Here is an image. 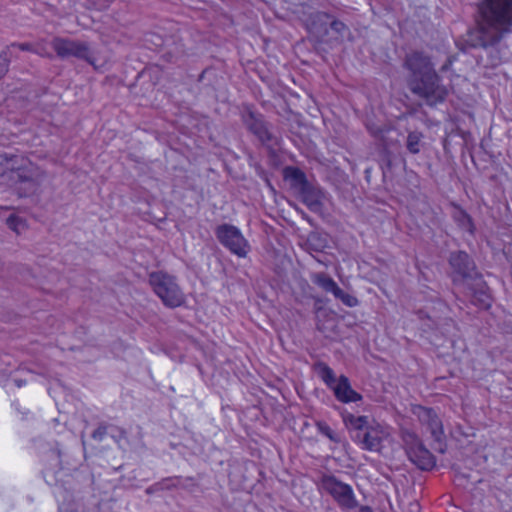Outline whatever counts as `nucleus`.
Listing matches in <instances>:
<instances>
[{"label":"nucleus","instance_id":"obj_1","mask_svg":"<svg viewBox=\"0 0 512 512\" xmlns=\"http://www.w3.org/2000/svg\"><path fill=\"white\" fill-rule=\"evenodd\" d=\"M512 30V0H481L477 4L476 28L468 31L464 48H483L490 65L497 66L502 57L495 46Z\"/></svg>","mask_w":512,"mask_h":512},{"label":"nucleus","instance_id":"obj_2","mask_svg":"<svg viewBox=\"0 0 512 512\" xmlns=\"http://www.w3.org/2000/svg\"><path fill=\"white\" fill-rule=\"evenodd\" d=\"M343 422L347 427L353 442L363 450L379 452L382 448V431L369 424L367 416L343 414Z\"/></svg>","mask_w":512,"mask_h":512},{"label":"nucleus","instance_id":"obj_3","mask_svg":"<svg viewBox=\"0 0 512 512\" xmlns=\"http://www.w3.org/2000/svg\"><path fill=\"white\" fill-rule=\"evenodd\" d=\"M407 85L414 95L423 98L429 106L444 102L449 94L447 87L441 83V77L437 72L417 78H407Z\"/></svg>","mask_w":512,"mask_h":512},{"label":"nucleus","instance_id":"obj_4","mask_svg":"<svg viewBox=\"0 0 512 512\" xmlns=\"http://www.w3.org/2000/svg\"><path fill=\"white\" fill-rule=\"evenodd\" d=\"M242 121L246 129L253 134L270 154H275L280 145V137L272 131V124L265 120L263 114L246 107L242 113Z\"/></svg>","mask_w":512,"mask_h":512},{"label":"nucleus","instance_id":"obj_5","mask_svg":"<svg viewBox=\"0 0 512 512\" xmlns=\"http://www.w3.org/2000/svg\"><path fill=\"white\" fill-rule=\"evenodd\" d=\"M149 284L165 306L176 308L184 304L185 295L174 276L163 271L151 272Z\"/></svg>","mask_w":512,"mask_h":512},{"label":"nucleus","instance_id":"obj_6","mask_svg":"<svg viewBox=\"0 0 512 512\" xmlns=\"http://www.w3.org/2000/svg\"><path fill=\"white\" fill-rule=\"evenodd\" d=\"M401 440L408 459L417 468L423 471H430L435 467V456L426 448L423 441L415 432L402 429Z\"/></svg>","mask_w":512,"mask_h":512},{"label":"nucleus","instance_id":"obj_7","mask_svg":"<svg viewBox=\"0 0 512 512\" xmlns=\"http://www.w3.org/2000/svg\"><path fill=\"white\" fill-rule=\"evenodd\" d=\"M320 486L342 510H352L359 506L352 487L334 475L324 474L320 479Z\"/></svg>","mask_w":512,"mask_h":512},{"label":"nucleus","instance_id":"obj_8","mask_svg":"<svg viewBox=\"0 0 512 512\" xmlns=\"http://www.w3.org/2000/svg\"><path fill=\"white\" fill-rule=\"evenodd\" d=\"M51 45L57 56L62 59L75 57L77 59L84 60L89 64H94L90 45L85 41L55 37L53 38Z\"/></svg>","mask_w":512,"mask_h":512},{"label":"nucleus","instance_id":"obj_9","mask_svg":"<svg viewBox=\"0 0 512 512\" xmlns=\"http://www.w3.org/2000/svg\"><path fill=\"white\" fill-rule=\"evenodd\" d=\"M25 163L21 171L14 175V179H10L12 184L17 186L20 196L35 193L45 177L44 171L39 166L31 161Z\"/></svg>","mask_w":512,"mask_h":512},{"label":"nucleus","instance_id":"obj_10","mask_svg":"<svg viewBox=\"0 0 512 512\" xmlns=\"http://www.w3.org/2000/svg\"><path fill=\"white\" fill-rule=\"evenodd\" d=\"M218 241L231 253L245 257L248 252V243L241 231L234 225L221 224L215 229Z\"/></svg>","mask_w":512,"mask_h":512},{"label":"nucleus","instance_id":"obj_11","mask_svg":"<svg viewBox=\"0 0 512 512\" xmlns=\"http://www.w3.org/2000/svg\"><path fill=\"white\" fill-rule=\"evenodd\" d=\"M448 262L452 269L454 283L473 280L480 275L476 270L475 262L465 251L451 252Z\"/></svg>","mask_w":512,"mask_h":512},{"label":"nucleus","instance_id":"obj_12","mask_svg":"<svg viewBox=\"0 0 512 512\" xmlns=\"http://www.w3.org/2000/svg\"><path fill=\"white\" fill-rule=\"evenodd\" d=\"M311 281L323 291L332 293L336 299L340 300L347 307H355L358 305L357 298L342 290L328 274L324 272L313 273L311 275Z\"/></svg>","mask_w":512,"mask_h":512},{"label":"nucleus","instance_id":"obj_13","mask_svg":"<svg viewBox=\"0 0 512 512\" xmlns=\"http://www.w3.org/2000/svg\"><path fill=\"white\" fill-rule=\"evenodd\" d=\"M403 66L409 72L407 78H417L436 72L431 58L422 51H412L407 54Z\"/></svg>","mask_w":512,"mask_h":512},{"label":"nucleus","instance_id":"obj_14","mask_svg":"<svg viewBox=\"0 0 512 512\" xmlns=\"http://www.w3.org/2000/svg\"><path fill=\"white\" fill-rule=\"evenodd\" d=\"M413 414L417 416L418 420L422 425H425L429 430L432 438L442 444L444 437V431L442 421L438 417L437 413L432 408L424 406H415L413 408Z\"/></svg>","mask_w":512,"mask_h":512},{"label":"nucleus","instance_id":"obj_15","mask_svg":"<svg viewBox=\"0 0 512 512\" xmlns=\"http://www.w3.org/2000/svg\"><path fill=\"white\" fill-rule=\"evenodd\" d=\"M298 193L310 211L318 213L322 210L324 191L319 186L309 182Z\"/></svg>","mask_w":512,"mask_h":512},{"label":"nucleus","instance_id":"obj_16","mask_svg":"<svg viewBox=\"0 0 512 512\" xmlns=\"http://www.w3.org/2000/svg\"><path fill=\"white\" fill-rule=\"evenodd\" d=\"M336 399L342 403L357 402L362 400V395L352 389L348 377L341 375L336 385L332 388Z\"/></svg>","mask_w":512,"mask_h":512},{"label":"nucleus","instance_id":"obj_17","mask_svg":"<svg viewBox=\"0 0 512 512\" xmlns=\"http://www.w3.org/2000/svg\"><path fill=\"white\" fill-rule=\"evenodd\" d=\"M32 52L39 55H42V53L35 48V46L32 43L24 42V43H11L7 45L1 52H0V60L4 63H6L7 66H10V63L13 60H18L20 58L19 52Z\"/></svg>","mask_w":512,"mask_h":512},{"label":"nucleus","instance_id":"obj_18","mask_svg":"<svg viewBox=\"0 0 512 512\" xmlns=\"http://www.w3.org/2000/svg\"><path fill=\"white\" fill-rule=\"evenodd\" d=\"M475 284L470 288L472 295V302L480 308L487 309L491 305V297L489 288L483 281L481 275L473 279Z\"/></svg>","mask_w":512,"mask_h":512},{"label":"nucleus","instance_id":"obj_19","mask_svg":"<svg viewBox=\"0 0 512 512\" xmlns=\"http://www.w3.org/2000/svg\"><path fill=\"white\" fill-rule=\"evenodd\" d=\"M4 160V165L7 170V176L9 179H14V175L21 171L22 167L26 165L25 162H30L29 159L15 154L5 153L1 155Z\"/></svg>","mask_w":512,"mask_h":512},{"label":"nucleus","instance_id":"obj_20","mask_svg":"<svg viewBox=\"0 0 512 512\" xmlns=\"http://www.w3.org/2000/svg\"><path fill=\"white\" fill-rule=\"evenodd\" d=\"M314 19L321 24L329 23L331 30L335 32L339 37H344L345 34L349 33V28L345 23L336 19H332L331 15L326 12L315 13Z\"/></svg>","mask_w":512,"mask_h":512},{"label":"nucleus","instance_id":"obj_21","mask_svg":"<svg viewBox=\"0 0 512 512\" xmlns=\"http://www.w3.org/2000/svg\"><path fill=\"white\" fill-rule=\"evenodd\" d=\"M284 177L290 181L291 187L298 192L309 183L305 173L297 167H286L284 169Z\"/></svg>","mask_w":512,"mask_h":512},{"label":"nucleus","instance_id":"obj_22","mask_svg":"<svg viewBox=\"0 0 512 512\" xmlns=\"http://www.w3.org/2000/svg\"><path fill=\"white\" fill-rule=\"evenodd\" d=\"M423 138L424 135L422 132L417 130L409 131L405 143L408 152L414 155L418 154L424 145Z\"/></svg>","mask_w":512,"mask_h":512},{"label":"nucleus","instance_id":"obj_23","mask_svg":"<svg viewBox=\"0 0 512 512\" xmlns=\"http://www.w3.org/2000/svg\"><path fill=\"white\" fill-rule=\"evenodd\" d=\"M314 367L323 382L332 389L338 381L334 371L324 362H317Z\"/></svg>","mask_w":512,"mask_h":512},{"label":"nucleus","instance_id":"obj_24","mask_svg":"<svg viewBox=\"0 0 512 512\" xmlns=\"http://www.w3.org/2000/svg\"><path fill=\"white\" fill-rule=\"evenodd\" d=\"M454 219L463 230L473 234L474 224L472 218L464 210L459 209L458 211H456L454 214Z\"/></svg>","mask_w":512,"mask_h":512},{"label":"nucleus","instance_id":"obj_25","mask_svg":"<svg viewBox=\"0 0 512 512\" xmlns=\"http://www.w3.org/2000/svg\"><path fill=\"white\" fill-rule=\"evenodd\" d=\"M316 427H317V430L319 431V433H321L322 435L329 438L332 442H334V443L341 442V437L339 436V434L334 432L326 422L317 421Z\"/></svg>","mask_w":512,"mask_h":512},{"label":"nucleus","instance_id":"obj_26","mask_svg":"<svg viewBox=\"0 0 512 512\" xmlns=\"http://www.w3.org/2000/svg\"><path fill=\"white\" fill-rule=\"evenodd\" d=\"M182 480L181 476H174L164 478L160 481L162 490H170L180 488V481Z\"/></svg>","mask_w":512,"mask_h":512},{"label":"nucleus","instance_id":"obj_27","mask_svg":"<svg viewBox=\"0 0 512 512\" xmlns=\"http://www.w3.org/2000/svg\"><path fill=\"white\" fill-rule=\"evenodd\" d=\"M112 425L100 424L92 433V438L97 441H102L106 435H109Z\"/></svg>","mask_w":512,"mask_h":512},{"label":"nucleus","instance_id":"obj_28","mask_svg":"<svg viewBox=\"0 0 512 512\" xmlns=\"http://www.w3.org/2000/svg\"><path fill=\"white\" fill-rule=\"evenodd\" d=\"M6 224L11 230L17 233H19L20 226H24L23 220L15 215H10L6 220Z\"/></svg>","mask_w":512,"mask_h":512},{"label":"nucleus","instance_id":"obj_29","mask_svg":"<svg viewBox=\"0 0 512 512\" xmlns=\"http://www.w3.org/2000/svg\"><path fill=\"white\" fill-rule=\"evenodd\" d=\"M109 435L116 441L119 442L121 439L126 438V432L122 428H118L112 425L111 430H109Z\"/></svg>","mask_w":512,"mask_h":512},{"label":"nucleus","instance_id":"obj_30","mask_svg":"<svg viewBox=\"0 0 512 512\" xmlns=\"http://www.w3.org/2000/svg\"><path fill=\"white\" fill-rule=\"evenodd\" d=\"M86 6L89 9L102 10L107 7L105 0H87Z\"/></svg>","mask_w":512,"mask_h":512},{"label":"nucleus","instance_id":"obj_31","mask_svg":"<svg viewBox=\"0 0 512 512\" xmlns=\"http://www.w3.org/2000/svg\"><path fill=\"white\" fill-rule=\"evenodd\" d=\"M197 486V482L193 477H182L180 481V488L192 490Z\"/></svg>","mask_w":512,"mask_h":512},{"label":"nucleus","instance_id":"obj_32","mask_svg":"<svg viewBox=\"0 0 512 512\" xmlns=\"http://www.w3.org/2000/svg\"><path fill=\"white\" fill-rule=\"evenodd\" d=\"M162 490V487H161V484H160V481L155 483L154 485L148 487L146 489V493L147 494H152L154 492H157V491H161Z\"/></svg>","mask_w":512,"mask_h":512},{"label":"nucleus","instance_id":"obj_33","mask_svg":"<svg viewBox=\"0 0 512 512\" xmlns=\"http://www.w3.org/2000/svg\"><path fill=\"white\" fill-rule=\"evenodd\" d=\"M9 71V66L0 60V79H2Z\"/></svg>","mask_w":512,"mask_h":512},{"label":"nucleus","instance_id":"obj_34","mask_svg":"<svg viewBox=\"0 0 512 512\" xmlns=\"http://www.w3.org/2000/svg\"><path fill=\"white\" fill-rule=\"evenodd\" d=\"M359 512H373L372 508L370 506H360Z\"/></svg>","mask_w":512,"mask_h":512},{"label":"nucleus","instance_id":"obj_35","mask_svg":"<svg viewBox=\"0 0 512 512\" xmlns=\"http://www.w3.org/2000/svg\"><path fill=\"white\" fill-rule=\"evenodd\" d=\"M451 65V61L447 60V62L441 67V71L447 70Z\"/></svg>","mask_w":512,"mask_h":512},{"label":"nucleus","instance_id":"obj_36","mask_svg":"<svg viewBox=\"0 0 512 512\" xmlns=\"http://www.w3.org/2000/svg\"><path fill=\"white\" fill-rule=\"evenodd\" d=\"M439 451H440L441 453H443V452L445 451V449H444V448H442V447H440V448H439Z\"/></svg>","mask_w":512,"mask_h":512},{"label":"nucleus","instance_id":"obj_37","mask_svg":"<svg viewBox=\"0 0 512 512\" xmlns=\"http://www.w3.org/2000/svg\"><path fill=\"white\" fill-rule=\"evenodd\" d=\"M57 456L60 457L61 456V452L60 450H57Z\"/></svg>","mask_w":512,"mask_h":512},{"label":"nucleus","instance_id":"obj_38","mask_svg":"<svg viewBox=\"0 0 512 512\" xmlns=\"http://www.w3.org/2000/svg\"><path fill=\"white\" fill-rule=\"evenodd\" d=\"M146 73H147L146 71H143V72L141 73V76H145V75H146Z\"/></svg>","mask_w":512,"mask_h":512}]
</instances>
